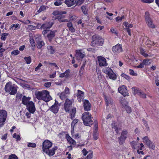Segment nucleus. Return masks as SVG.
<instances>
[{"instance_id": "f257e3e1", "label": "nucleus", "mask_w": 159, "mask_h": 159, "mask_svg": "<svg viewBox=\"0 0 159 159\" xmlns=\"http://www.w3.org/2000/svg\"><path fill=\"white\" fill-rule=\"evenodd\" d=\"M104 42V39L102 37L97 34H95L92 36V41L90 45L93 47L101 46L103 45Z\"/></svg>"}, {"instance_id": "f03ea898", "label": "nucleus", "mask_w": 159, "mask_h": 159, "mask_svg": "<svg viewBox=\"0 0 159 159\" xmlns=\"http://www.w3.org/2000/svg\"><path fill=\"white\" fill-rule=\"evenodd\" d=\"M84 125L87 126H90L93 123L92 120L93 117L91 114L89 112H85L83 113L82 116Z\"/></svg>"}, {"instance_id": "7ed1b4c3", "label": "nucleus", "mask_w": 159, "mask_h": 159, "mask_svg": "<svg viewBox=\"0 0 159 159\" xmlns=\"http://www.w3.org/2000/svg\"><path fill=\"white\" fill-rule=\"evenodd\" d=\"M4 89L6 92L11 95H15L17 92L16 86L15 84L12 85L11 83L10 82L6 83Z\"/></svg>"}, {"instance_id": "20e7f679", "label": "nucleus", "mask_w": 159, "mask_h": 159, "mask_svg": "<svg viewBox=\"0 0 159 159\" xmlns=\"http://www.w3.org/2000/svg\"><path fill=\"white\" fill-rule=\"evenodd\" d=\"M103 72L108 75L110 79L113 80L116 79V75L111 68L108 67H106L103 69Z\"/></svg>"}, {"instance_id": "39448f33", "label": "nucleus", "mask_w": 159, "mask_h": 159, "mask_svg": "<svg viewBox=\"0 0 159 159\" xmlns=\"http://www.w3.org/2000/svg\"><path fill=\"white\" fill-rule=\"evenodd\" d=\"M128 131L127 129H124L122 130L121 135L118 137V141L120 145L123 144L125 142L128 135Z\"/></svg>"}, {"instance_id": "423d86ee", "label": "nucleus", "mask_w": 159, "mask_h": 159, "mask_svg": "<svg viewBox=\"0 0 159 159\" xmlns=\"http://www.w3.org/2000/svg\"><path fill=\"white\" fill-rule=\"evenodd\" d=\"M112 51L114 55H118L123 52L122 47L121 44L118 43L112 47Z\"/></svg>"}, {"instance_id": "0eeeda50", "label": "nucleus", "mask_w": 159, "mask_h": 159, "mask_svg": "<svg viewBox=\"0 0 159 159\" xmlns=\"http://www.w3.org/2000/svg\"><path fill=\"white\" fill-rule=\"evenodd\" d=\"M132 91L134 95L137 94L141 98H146V95L142 90L136 87H133L132 88Z\"/></svg>"}, {"instance_id": "6e6552de", "label": "nucleus", "mask_w": 159, "mask_h": 159, "mask_svg": "<svg viewBox=\"0 0 159 159\" xmlns=\"http://www.w3.org/2000/svg\"><path fill=\"white\" fill-rule=\"evenodd\" d=\"M7 116V112L4 110H0V127L3 125Z\"/></svg>"}, {"instance_id": "1a4fd4ad", "label": "nucleus", "mask_w": 159, "mask_h": 159, "mask_svg": "<svg viewBox=\"0 0 159 159\" xmlns=\"http://www.w3.org/2000/svg\"><path fill=\"white\" fill-rule=\"evenodd\" d=\"M52 145V143L48 140H45L42 143V151L43 152L50 148Z\"/></svg>"}, {"instance_id": "9d476101", "label": "nucleus", "mask_w": 159, "mask_h": 159, "mask_svg": "<svg viewBox=\"0 0 159 159\" xmlns=\"http://www.w3.org/2000/svg\"><path fill=\"white\" fill-rule=\"evenodd\" d=\"M145 21L148 26L152 29L154 28L155 26L153 23L152 20L150 17L148 12H145Z\"/></svg>"}, {"instance_id": "9b49d317", "label": "nucleus", "mask_w": 159, "mask_h": 159, "mask_svg": "<svg viewBox=\"0 0 159 159\" xmlns=\"http://www.w3.org/2000/svg\"><path fill=\"white\" fill-rule=\"evenodd\" d=\"M26 109L29 111L33 114L35 112L36 109L35 108L34 103L32 101L29 102L28 105H26Z\"/></svg>"}, {"instance_id": "f8f14e48", "label": "nucleus", "mask_w": 159, "mask_h": 159, "mask_svg": "<svg viewBox=\"0 0 159 159\" xmlns=\"http://www.w3.org/2000/svg\"><path fill=\"white\" fill-rule=\"evenodd\" d=\"M99 66H107V63L106 59L102 56H98L97 57Z\"/></svg>"}, {"instance_id": "ddd939ff", "label": "nucleus", "mask_w": 159, "mask_h": 159, "mask_svg": "<svg viewBox=\"0 0 159 159\" xmlns=\"http://www.w3.org/2000/svg\"><path fill=\"white\" fill-rule=\"evenodd\" d=\"M118 91L119 93H120L124 97L128 96V90L126 87L124 85L119 87L118 89Z\"/></svg>"}, {"instance_id": "4468645a", "label": "nucleus", "mask_w": 159, "mask_h": 159, "mask_svg": "<svg viewBox=\"0 0 159 159\" xmlns=\"http://www.w3.org/2000/svg\"><path fill=\"white\" fill-rule=\"evenodd\" d=\"M72 105V101L68 98H67L64 103V109L66 112L69 111Z\"/></svg>"}, {"instance_id": "2eb2a0df", "label": "nucleus", "mask_w": 159, "mask_h": 159, "mask_svg": "<svg viewBox=\"0 0 159 159\" xmlns=\"http://www.w3.org/2000/svg\"><path fill=\"white\" fill-rule=\"evenodd\" d=\"M151 63V60L148 58H146L143 60V62L139 65L137 66L136 67L142 69L144 67V66H149Z\"/></svg>"}, {"instance_id": "dca6fc26", "label": "nucleus", "mask_w": 159, "mask_h": 159, "mask_svg": "<svg viewBox=\"0 0 159 159\" xmlns=\"http://www.w3.org/2000/svg\"><path fill=\"white\" fill-rule=\"evenodd\" d=\"M52 99V98L50 96L49 92L47 90H44V93L42 100L45 102H48Z\"/></svg>"}, {"instance_id": "f3484780", "label": "nucleus", "mask_w": 159, "mask_h": 159, "mask_svg": "<svg viewBox=\"0 0 159 159\" xmlns=\"http://www.w3.org/2000/svg\"><path fill=\"white\" fill-rule=\"evenodd\" d=\"M57 147L55 146L51 149L49 148L48 150L46 151L44 153L48 155L49 157H51L55 154V151L57 150Z\"/></svg>"}, {"instance_id": "a211bd4d", "label": "nucleus", "mask_w": 159, "mask_h": 159, "mask_svg": "<svg viewBox=\"0 0 159 159\" xmlns=\"http://www.w3.org/2000/svg\"><path fill=\"white\" fill-rule=\"evenodd\" d=\"M76 96L78 102H81L82 101L84 100V92L79 89L78 90Z\"/></svg>"}, {"instance_id": "6ab92c4d", "label": "nucleus", "mask_w": 159, "mask_h": 159, "mask_svg": "<svg viewBox=\"0 0 159 159\" xmlns=\"http://www.w3.org/2000/svg\"><path fill=\"white\" fill-rule=\"evenodd\" d=\"M83 107L85 111H89L91 109V105L89 101L87 99L83 100Z\"/></svg>"}, {"instance_id": "aec40b11", "label": "nucleus", "mask_w": 159, "mask_h": 159, "mask_svg": "<svg viewBox=\"0 0 159 159\" xmlns=\"http://www.w3.org/2000/svg\"><path fill=\"white\" fill-rule=\"evenodd\" d=\"M71 123V132L72 134L74 132V128L76 127L77 125L79 124V120L77 118L73 119Z\"/></svg>"}, {"instance_id": "412c9836", "label": "nucleus", "mask_w": 159, "mask_h": 159, "mask_svg": "<svg viewBox=\"0 0 159 159\" xmlns=\"http://www.w3.org/2000/svg\"><path fill=\"white\" fill-rule=\"evenodd\" d=\"M81 50H78L76 51L75 56L78 60H82L85 56V55L81 52Z\"/></svg>"}, {"instance_id": "4be33fe9", "label": "nucleus", "mask_w": 159, "mask_h": 159, "mask_svg": "<svg viewBox=\"0 0 159 159\" xmlns=\"http://www.w3.org/2000/svg\"><path fill=\"white\" fill-rule=\"evenodd\" d=\"M53 24L54 23L52 21H50L48 23H45L41 26L40 28L41 29H50Z\"/></svg>"}, {"instance_id": "5701e85b", "label": "nucleus", "mask_w": 159, "mask_h": 159, "mask_svg": "<svg viewBox=\"0 0 159 159\" xmlns=\"http://www.w3.org/2000/svg\"><path fill=\"white\" fill-rule=\"evenodd\" d=\"M66 137L70 144L72 145H75L76 144L75 141L71 138L68 134H66Z\"/></svg>"}, {"instance_id": "b1692460", "label": "nucleus", "mask_w": 159, "mask_h": 159, "mask_svg": "<svg viewBox=\"0 0 159 159\" xmlns=\"http://www.w3.org/2000/svg\"><path fill=\"white\" fill-rule=\"evenodd\" d=\"M76 107H73L71 110H70L69 111L67 112L69 113L70 118L71 120H73L75 117L76 112Z\"/></svg>"}, {"instance_id": "393cba45", "label": "nucleus", "mask_w": 159, "mask_h": 159, "mask_svg": "<svg viewBox=\"0 0 159 159\" xmlns=\"http://www.w3.org/2000/svg\"><path fill=\"white\" fill-rule=\"evenodd\" d=\"M105 101L106 102V106H108L109 105H112L113 101L111 98L110 96H105Z\"/></svg>"}, {"instance_id": "a878e982", "label": "nucleus", "mask_w": 159, "mask_h": 159, "mask_svg": "<svg viewBox=\"0 0 159 159\" xmlns=\"http://www.w3.org/2000/svg\"><path fill=\"white\" fill-rule=\"evenodd\" d=\"M30 99L31 98L29 97H26L25 96H23L22 98V103L23 104L26 106L30 102Z\"/></svg>"}, {"instance_id": "bb28decb", "label": "nucleus", "mask_w": 159, "mask_h": 159, "mask_svg": "<svg viewBox=\"0 0 159 159\" xmlns=\"http://www.w3.org/2000/svg\"><path fill=\"white\" fill-rule=\"evenodd\" d=\"M59 108L58 106L52 105L49 108V110L54 114H57Z\"/></svg>"}, {"instance_id": "cd10ccee", "label": "nucleus", "mask_w": 159, "mask_h": 159, "mask_svg": "<svg viewBox=\"0 0 159 159\" xmlns=\"http://www.w3.org/2000/svg\"><path fill=\"white\" fill-rule=\"evenodd\" d=\"M43 93L44 90L42 91H38L35 92V95L36 98L39 100H42Z\"/></svg>"}, {"instance_id": "c85d7f7f", "label": "nucleus", "mask_w": 159, "mask_h": 159, "mask_svg": "<svg viewBox=\"0 0 159 159\" xmlns=\"http://www.w3.org/2000/svg\"><path fill=\"white\" fill-rule=\"evenodd\" d=\"M70 71V70L69 69L66 70L65 72L61 73L60 74L59 77L61 78H63L64 77H65L66 78L68 77L70 75L69 74Z\"/></svg>"}, {"instance_id": "c756f323", "label": "nucleus", "mask_w": 159, "mask_h": 159, "mask_svg": "<svg viewBox=\"0 0 159 159\" xmlns=\"http://www.w3.org/2000/svg\"><path fill=\"white\" fill-rule=\"evenodd\" d=\"M76 0H66L65 3L68 7H70L76 4Z\"/></svg>"}, {"instance_id": "7c9ffc66", "label": "nucleus", "mask_w": 159, "mask_h": 159, "mask_svg": "<svg viewBox=\"0 0 159 159\" xmlns=\"http://www.w3.org/2000/svg\"><path fill=\"white\" fill-rule=\"evenodd\" d=\"M140 54L145 58L151 57H152L151 55H149L146 53L144 50L141 48H140Z\"/></svg>"}, {"instance_id": "2f4dec72", "label": "nucleus", "mask_w": 159, "mask_h": 159, "mask_svg": "<svg viewBox=\"0 0 159 159\" xmlns=\"http://www.w3.org/2000/svg\"><path fill=\"white\" fill-rule=\"evenodd\" d=\"M112 128L114 129L117 134L119 133V131L120 130V129L119 128L115 123H112L111 124Z\"/></svg>"}, {"instance_id": "473e14b6", "label": "nucleus", "mask_w": 159, "mask_h": 159, "mask_svg": "<svg viewBox=\"0 0 159 159\" xmlns=\"http://www.w3.org/2000/svg\"><path fill=\"white\" fill-rule=\"evenodd\" d=\"M47 48L51 54H53L56 52V49L53 47L48 45L47 47Z\"/></svg>"}, {"instance_id": "72a5a7b5", "label": "nucleus", "mask_w": 159, "mask_h": 159, "mask_svg": "<svg viewBox=\"0 0 159 159\" xmlns=\"http://www.w3.org/2000/svg\"><path fill=\"white\" fill-rule=\"evenodd\" d=\"M146 144L149 148L153 150L154 149L155 145L150 140Z\"/></svg>"}, {"instance_id": "f704fd0d", "label": "nucleus", "mask_w": 159, "mask_h": 159, "mask_svg": "<svg viewBox=\"0 0 159 159\" xmlns=\"http://www.w3.org/2000/svg\"><path fill=\"white\" fill-rule=\"evenodd\" d=\"M51 31L49 34H48L47 35V37L49 40L51 41L52 39L55 36L54 32L51 30Z\"/></svg>"}, {"instance_id": "c9c22d12", "label": "nucleus", "mask_w": 159, "mask_h": 159, "mask_svg": "<svg viewBox=\"0 0 159 159\" xmlns=\"http://www.w3.org/2000/svg\"><path fill=\"white\" fill-rule=\"evenodd\" d=\"M44 45V43L43 41H41L37 42V47L38 48L40 49Z\"/></svg>"}, {"instance_id": "e433bc0d", "label": "nucleus", "mask_w": 159, "mask_h": 159, "mask_svg": "<svg viewBox=\"0 0 159 159\" xmlns=\"http://www.w3.org/2000/svg\"><path fill=\"white\" fill-rule=\"evenodd\" d=\"M124 25L125 26V29L129 30V28L133 27V25L132 24H129L127 22H125L124 23Z\"/></svg>"}, {"instance_id": "4c0bfd02", "label": "nucleus", "mask_w": 159, "mask_h": 159, "mask_svg": "<svg viewBox=\"0 0 159 159\" xmlns=\"http://www.w3.org/2000/svg\"><path fill=\"white\" fill-rule=\"evenodd\" d=\"M24 60L26 62V63L27 64H30L31 61V57L30 56H29L28 57H25L24 58Z\"/></svg>"}, {"instance_id": "58836bf2", "label": "nucleus", "mask_w": 159, "mask_h": 159, "mask_svg": "<svg viewBox=\"0 0 159 159\" xmlns=\"http://www.w3.org/2000/svg\"><path fill=\"white\" fill-rule=\"evenodd\" d=\"M121 76L125 78L128 80H129L131 79L130 77L125 73H122L120 75Z\"/></svg>"}, {"instance_id": "ea45409f", "label": "nucleus", "mask_w": 159, "mask_h": 159, "mask_svg": "<svg viewBox=\"0 0 159 159\" xmlns=\"http://www.w3.org/2000/svg\"><path fill=\"white\" fill-rule=\"evenodd\" d=\"M66 13V12L65 11H54L53 13V14L54 15H56V14H59V15H62V14H65Z\"/></svg>"}, {"instance_id": "a19ab883", "label": "nucleus", "mask_w": 159, "mask_h": 159, "mask_svg": "<svg viewBox=\"0 0 159 159\" xmlns=\"http://www.w3.org/2000/svg\"><path fill=\"white\" fill-rule=\"evenodd\" d=\"M93 156V152L92 151H90L84 159H91L92 158Z\"/></svg>"}, {"instance_id": "79ce46f5", "label": "nucleus", "mask_w": 159, "mask_h": 159, "mask_svg": "<svg viewBox=\"0 0 159 159\" xmlns=\"http://www.w3.org/2000/svg\"><path fill=\"white\" fill-rule=\"evenodd\" d=\"M46 9V7L45 6L42 5L41 6L39 10L37 11V12L38 13H40L42 12V11H43Z\"/></svg>"}, {"instance_id": "37998d69", "label": "nucleus", "mask_w": 159, "mask_h": 159, "mask_svg": "<svg viewBox=\"0 0 159 159\" xmlns=\"http://www.w3.org/2000/svg\"><path fill=\"white\" fill-rule=\"evenodd\" d=\"M8 35V33H3L1 35V39L2 40L5 41Z\"/></svg>"}, {"instance_id": "c03bdc74", "label": "nucleus", "mask_w": 159, "mask_h": 159, "mask_svg": "<svg viewBox=\"0 0 159 159\" xmlns=\"http://www.w3.org/2000/svg\"><path fill=\"white\" fill-rule=\"evenodd\" d=\"M81 10L84 14H87L88 9L86 6H83L81 7Z\"/></svg>"}, {"instance_id": "a18cd8bd", "label": "nucleus", "mask_w": 159, "mask_h": 159, "mask_svg": "<svg viewBox=\"0 0 159 159\" xmlns=\"http://www.w3.org/2000/svg\"><path fill=\"white\" fill-rule=\"evenodd\" d=\"M147 40L146 42L147 45L149 44L151 45H154V43L153 41H152L151 40L149 39V38L147 37Z\"/></svg>"}, {"instance_id": "49530a36", "label": "nucleus", "mask_w": 159, "mask_h": 159, "mask_svg": "<svg viewBox=\"0 0 159 159\" xmlns=\"http://www.w3.org/2000/svg\"><path fill=\"white\" fill-rule=\"evenodd\" d=\"M8 159H18L17 156L15 154L10 155L8 157Z\"/></svg>"}, {"instance_id": "de8ad7c7", "label": "nucleus", "mask_w": 159, "mask_h": 159, "mask_svg": "<svg viewBox=\"0 0 159 159\" xmlns=\"http://www.w3.org/2000/svg\"><path fill=\"white\" fill-rule=\"evenodd\" d=\"M13 137L14 138H15L16 139V141H20V137L19 135H17L16 133H14L13 134Z\"/></svg>"}, {"instance_id": "09e8293b", "label": "nucleus", "mask_w": 159, "mask_h": 159, "mask_svg": "<svg viewBox=\"0 0 159 159\" xmlns=\"http://www.w3.org/2000/svg\"><path fill=\"white\" fill-rule=\"evenodd\" d=\"M93 138L94 140H97L98 138V134L97 131H94L93 133Z\"/></svg>"}, {"instance_id": "8fccbe9b", "label": "nucleus", "mask_w": 159, "mask_h": 159, "mask_svg": "<svg viewBox=\"0 0 159 159\" xmlns=\"http://www.w3.org/2000/svg\"><path fill=\"white\" fill-rule=\"evenodd\" d=\"M27 146L29 147L35 148L36 146V144L33 143H29L27 144Z\"/></svg>"}, {"instance_id": "3c124183", "label": "nucleus", "mask_w": 159, "mask_h": 159, "mask_svg": "<svg viewBox=\"0 0 159 159\" xmlns=\"http://www.w3.org/2000/svg\"><path fill=\"white\" fill-rule=\"evenodd\" d=\"M20 26L18 24H13L11 26V29H14L15 30L16 28L19 29Z\"/></svg>"}, {"instance_id": "603ef678", "label": "nucleus", "mask_w": 159, "mask_h": 159, "mask_svg": "<svg viewBox=\"0 0 159 159\" xmlns=\"http://www.w3.org/2000/svg\"><path fill=\"white\" fill-rule=\"evenodd\" d=\"M85 0H76V5H80L84 2Z\"/></svg>"}, {"instance_id": "864d4df0", "label": "nucleus", "mask_w": 159, "mask_h": 159, "mask_svg": "<svg viewBox=\"0 0 159 159\" xmlns=\"http://www.w3.org/2000/svg\"><path fill=\"white\" fill-rule=\"evenodd\" d=\"M60 97L62 100H63L65 99L66 95L64 93H61L60 94Z\"/></svg>"}, {"instance_id": "5fc2aeb1", "label": "nucleus", "mask_w": 159, "mask_h": 159, "mask_svg": "<svg viewBox=\"0 0 159 159\" xmlns=\"http://www.w3.org/2000/svg\"><path fill=\"white\" fill-rule=\"evenodd\" d=\"M143 140L144 143H146L148 142L150 140L149 139V138L148 136H145L143 138Z\"/></svg>"}, {"instance_id": "6e6d98bb", "label": "nucleus", "mask_w": 159, "mask_h": 159, "mask_svg": "<svg viewBox=\"0 0 159 159\" xmlns=\"http://www.w3.org/2000/svg\"><path fill=\"white\" fill-rule=\"evenodd\" d=\"M129 72L130 75L133 76H137V74L136 73H135L134 70L131 69H129Z\"/></svg>"}, {"instance_id": "4d7b16f0", "label": "nucleus", "mask_w": 159, "mask_h": 159, "mask_svg": "<svg viewBox=\"0 0 159 159\" xmlns=\"http://www.w3.org/2000/svg\"><path fill=\"white\" fill-rule=\"evenodd\" d=\"M156 85L157 86H159V76H157L155 77V80Z\"/></svg>"}, {"instance_id": "13d9d810", "label": "nucleus", "mask_w": 159, "mask_h": 159, "mask_svg": "<svg viewBox=\"0 0 159 159\" xmlns=\"http://www.w3.org/2000/svg\"><path fill=\"white\" fill-rule=\"evenodd\" d=\"M20 53V52L17 50H14L12 51L11 52L12 55H14L16 56L18 54Z\"/></svg>"}, {"instance_id": "bf43d9fd", "label": "nucleus", "mask_w": 159, "mask_h": 159, "mask_svg": "<svg viewBox=\"0 0 159 159\" xmlns=\"http://www.w3.org/2000/svg\"><path fill=\"white\" fill-rule=\"evenodd\" d=\"M43 66L42 64L39 63L38 65V66L34 69V70L36 71H38L40 69V67Z\"/></svg>"}, {"instance_id": "052dcab7", "label": "nucleus", "mask_w": 159, "mask_h": 159, "mask_svg": "<svg viewBox=\"0 0 159 159\" xmlns=\"http://www.w3.org/2000/svg\"><path fill=\"white\" fill-rule=\"evenodd\" d=\"M67 26L69 28V30H73V28L71 22H69L67 24Z\"/></svg>"}, {"instance_id": "680f3d73", "label": "nucleus", "mask_w": 159, "mask_h": 159, "mask_svg": "<svg viewBox=\"0 0 159 159\" xmlns=\"http://www.w3.org/2000/svg\"><path fill=\"white\" fill-rule=\"evenodd\" d=\"M30 42L31 44V46H34L35 45V43L33 39H30Z\"/></svg>"}, {"instance_id": "e2e57ef3", "label": "nucleus", "mask_w": 159, "mask_h": 159, "mask_svg": "<svg viewBox=\"0 0 159 159\" xmlns=\"http://www.w3.org/2000/svg\"><path fill=\"white\" fill-rule=\"evenodd\" d=\"M73 136H74L75 138L76 139H78L81 137V135L79 133L75 134Z\"/></svg>"}, {"instance_id": "0e129e2a", "label": "nucleus", "mask_w": 159, "mask_h": 159, "mask_svg": "<svg viewBox=\"0 0 159 159\" xmlns=\"http://www.w3.org/2000/svg\"><path fill=\"white\" fill-rule=\"evenodd\" d=\"M51 85V83L50 82H46L44 84V86L47 88L50 87Z\"/></svg>"}, {"instance_id": "69168bd1", "label": "nucleus", "mask_w": 159, "mask_h": 159, "mask_svg": "<svg viewBox=\"0 0 159 159\" xmlns=\"http://www.w3.org/2000/svg\"><path fill=\"white\" fill-rule=\"evenodd\" d=\"M82 152L83 155L84 156H86L88 153V152L86 150L85 148H84L82 150Z\"/></svg>"}, {"instance_id": "338daca9", "label": "nucleus", "mask_w": 159, "mask_h": 159, "mask_svg": "<svg viewBox=\"0 0 159 159\" xmlns=\"http://www.w3.org/2000/svg\"><path fill=\"white\" fill-rule=\"evenodd\" d=\"M56 71L54 72L53 73L49 75V78H54L56 76Z\"/></svg>"}, {"instance_id": "774afa93", "label": "nucleus", "mask_w": 159, "mask_h": 159, "mask_svg": "<svg viewBox=\"0 0 159 159\" xmlns=\"http://www.w3.org/2000/svg\"><path fill=\"white\" fill-rule=\"evenodd\" d=\"M7 133L4 134L2 136L1 139L3 140H5L7 138Z\"/></svg>"}]
</instances>
